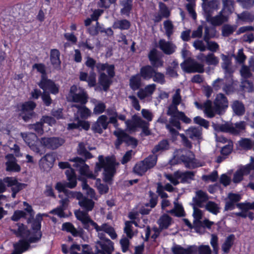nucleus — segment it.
<instances>
[{
    "label": "nucleus",
    "instance_id": "obj_1",
    "mask_svg": "<svg viewBox=\"0 0 254 254\" xmlns=\"http://www.w3.org/2000/svg\"><path fill=\"white\" fill-rule=\"evenodd\" d=\"M106 115H100L92 126L91 129L95 133L101 134L104 130L107 129L109 124L113 125L116 130L113 134L117 137L115 142L116 148L119 149L123 143L127 145H131L135 147L137 145V141L134 138L129 136L124 130L119 128L118 120H125V117L122 114H119L115 107H110L106 110Z\"/></svg>",
    "mask_w": 254,
    "mask_h": 254
},
{
    "label": "nucleus",
    "instance_id": "obj_2",
    "mask_svg": "<svg viewBox=\"0 0 254 254\" xmlns=\"http://www.w3.org/2000/svg\"><path fill=\"white\" fill-rule=\"evenodd\" d=\"M98 160L99 162L96 164L94 174L89 171V166L85 163V159L76 157L70 159V161L74 162L73 166L79 170L81 175L91 179H96L97 176L96 174L104 168V180L106 182L109 183L115 174L116 166L119 164L116 163L113 157H107L104 159L103 156L100 155L98 157Z\"/></svg>",
    "mask_w": 254,
    "mask_h": 254
},
{
    "label": "nucleus",
    "instance_id": "obj_3",
    "mask_svg": "<svg viewBox=\"0 0 254 254\" xmlns=\"http://www.w3.org/2000/svg\"><path fill=\"white\" fill-rule=\"evenodd\" d=\"M67 182L64 183L59 182L56 185V189L59 192H63L68 197H75L78 201L79 205L83 209L76 210L74 211V215L77 220L79 219L77 217V213L80 211L84 213H86L88 216V212L91 211L94 206L95 202L92 199H89L86 197H83L82 194L80 192L73 191L67 189H73L77 185L76 176L73 173L71 170L66 171Z\"/></svg>",
    "mask_w": 254,
    "mask_h": 254
},
{
    "label": "nucleus",
    "instance_id": "obj_4",
    "mask_svg": "<svg viewBox=\"0 0 254 254\" xmlns=\"http://www.w3.org/2000/svg\"><path fill=\"white\" fill-rule=\"evenodd\" d=\"M194 104L198 109L202 110L205 116L209 118H213L216 114H223L228 107V99L222 93L217 94L214 100V106L210 100H207L202 104L197 101L194 102Z\"/></svg>",
    "mask_w": 254,
    "mask_h": 254
},
{
    "label": "nucleus",
    "instance_id": "obj_5",
    "mask_svg": "<svg viewBox=\"0 0 254 254\" xmlns=\"http://www.w3.org/2000/svg\"><path fill=\"white\" fill-rule=\"evenodd\" d=\"M76 215H77V217L81 222L84 229L89 230L91 225L93 227L96 232L103 231L107 233L113 240L116 239L117 238V234L114 228L108 223H104L99 226L86 213L79 211L77 213Z\"/></svg>",
    "mask_w": 254,
    "mask_h": 254
},
{
    "label": "nucleus",
    "instance_id": "obj_6",
    "mask_svg": "<svg viewBox=\"0 0 254 254\" xmlns=\"http://www.w3.org/2000/svg\"><path fill=\"white\" fill-rule=\"evenodd\" d=\"M17 225L18 226L17 230L11 229V231L17 237L28 239V242H27L29 244L30 243H36L40 239L42 236V234L40 231L41 224L38 221H34L32 223V228L35 233L32 236H30V231L23 224L18 223Z\"/></svg>",
    "mask_w": 254,
    "mask_h": 254
},
{
    "label": "nucleus",
    "instance_id": "obj_7",
    "mask_svg": "<svg viewBox=\"0 0 254 254\" xmlns=\"http://www.w3.org/2000/svg\"><path fill=\"white\" fill-rule=\"evenodd\" d=\"M169 123L166 124V128L173 136H176L179 134V130L181 129L180 121L186 124H190L191 120L186 116L183 112L178 111L175 114L169 115Z\"/></svg>",
    "mask_w": 254,
    "mask_h": 254
},
{
    "label": "nucleus",
    "instance_id": "obj_8",
    "mask_svg": "<svg viewBox=\"0 0 254 254\" xmlns=\"http://www.w3.org/2000/svg\"><path fill=\"white\" fill-rule=\"evenodd\" d=\"M67 100L68 102L78 103L84 105L88 101V95L84 89L73 85L70 87Z\"/></svg>",
    "mask_w": 254,
    "mask_h": 254
},
{
    "label": "nucleus",
    "instance_id": "obj_9",
    "mask_svg": "<svg viewBox=\"0 0 254 254\" xmlns=\"http://www.w3.org/2000/svg\"><path fill=\"white\" fill-rule=\"evenodd\" d=\"M157 163V157L155 155H149L143 160L136 163L133 170L135 174L142 176L149 169L153 168Z\"/></svg>",
    "mask_w": 254,
    "mask_h": 254
},
{
    "label": "nucleus",
    "instance_id": "obj_10",
    "mask_svg": "<svg viewBox=\"0 0 254 254\" xmlns=\"http://www.w3.org/2000/svg\"><path fill=\"white\" fill-rule=\"evenodd\" d=\"M246 126V123L244 121H241L235 124L227 123L222 125H217L215 129L222 132L238 135L245 131Z\"/></svg>",
    "mask_w": 254,
    "mask_h": 254
},
{
    "label": "nucleus",
    "instance_id": "obj_11",
    "mask_svg": "<svg viewBox=\"0 0 254 254\" xmlns=\"http://www.w3.org/2000/svg\"><path fill=\"white\" fill-rule=\"evenodd\" d=\"M176 153L179 155V159L184 163L186 167L190 169L196 167L194 155L192 152L188 149H180L177 150Z\"/></svg>",
    "mask_w": 254,
    "mask_h": 254
},
{
    "label": "nucleus",
    "instance_id": "obj_12",
    "mask_svg": "<svg viewBox=\"0 0 254 254\" xmlns=\"http://www.w3.org/2000/svg\"><path fill=\"white\" fill-rule=\"evenodd\" d=\"M181 67L183 70L185 72L190 73H203L204 71V65L202 64L199 63L196 61L188 59L181 63Z\"/></svg>",
    "mask_w": 254,
    "mask_h": 254
},
{
    "label": "nucleus",
    "instance_id": "obj_13",
    "mask_svg": "<svg viewBox=\"0 0 254 254\" xmlns=\"http://www.w3.org/2000/svg\"><path fill=\"white\" fill-rule=\"evenodd\" d=\"M212 85L215 90L218 91L222 89L228 95L231 94L234 91L232 81L226 78H218L213 82Z\"/></svg>",
    "mask_w": 254,
    "mask_h": 254
},
{
    "label": "nucleus",
    "instance_id": "obj_14",
    "mask_svg": "<svg viewBox=\"0 0 254 254\" xmlns=\"http://www.w3.org/2000/svg\"><path fill=\"white\" fill-rule=\"evenodd\" d=\"M180 104L184 107H185V104L183 103L181 95V89L178 88L176 90L175 93L172 96V103L168 107L167 115H172L177 112L178 111V106Z\"/></svg>",
    "mask_w": 254,
    "mask_h": 254
},
{
    "label": "nucleus",
    "instance_id": "obj_15",
    "mask_svg": "<svg viewBox=\"0 0 254 254\" xmlns=\"http://www.w3.org/2000/svg\"><path fill=\"white\" fill-rule=\"evenodd\" d=\"M41 144L45 147L52 150L56 149L62 145L64 140L60 137H42L40 140Z\"/></svg>",
    "mask_w": 254,
    "mask_h": 254
},
{
    "label": "nucleus",
    "instance_id": "obj_16",
    "mask_svg": "<svg viewBox=\"0 0 254 254\" xmlns=\"http://www.w3.org/2000/svg\"><path fill=\"white\" fill-rule=\"evenodd\" d=\"M38 85L45 92L49 90L53 94H57L59 92V87L53 81L48 79L47 76L41 78Z\"/></svg>",
    "mask_w": 254,
    "mask_h": 254
},
{
    "label": "nucleus",
    "instance_id": "obj_17",
    "mask_svg": "<svg viewBox=\"0 0 254 254\" xmlns=\"http://www.w3.org/2000/svg\"><path fill=\"white\" fill-rule=\"evenodd\" d=\"M95 247L97 253L101 254H111L114 251V243L110 240L96 241Z\"/></svg>",
    "mask_w": 254,
    "mask_h": 254
},
{
    "label": "nucleus",
    "instance_id": "obj_18",
    "mask_svg": "<svg viewBox=\"0 0 254 254\" xmlns=\"http://www.w3.org/2000/svg\"><path fill=\"white\" fill-rule=\"evenodd\" d=\"M209 197L208 194L200 190L195 191V194L192 198V205L197 206L199 208H203L204 206V203L208 200Z\"/></svg>",
    "mask_w": 254,
    "mask_h": 254
},
{
    "label": "nucleus",
    "instance_id": "obj_19",
    "mask_svg": "<svg viewBox=\"0 0 254 254\" xmlns=\"http://www.w3.org/2000/svg\"><path fill=\"white\" fill-rule=\"evenodd\" d=\"M229 15H227L223 11H220L218 14L214 16L211 15L207 18L206 20L214 26H218L222 25L224 23L228 21Z\"/></svg>",
    "mask_w": 254,
    "mask_h": 254
},
{
    "label": "nucleus",
    "instance_id": "obj_20",
    "mask_svg": "<svg viewBox=\"0 0 254 254\" xmlns=\"http://www.w3.org/2000/svg\"><path fill=\"white\" fill-rule=\"evenodd\" d=\"M250 68V66L248 67L247 65H243L241 68L240 73L243 78L241 82L242 87L249 88L251 90L253 87V83L247 79L252 75Z\"/></svg>",
    "mask_w": 254,
    "mask_h": 254
},
{
    "label": "nucleus",
    "instance_id": "obj_21",
    "mask_svg": "<svg viewBox=\"0 0 254 254\" xmlns=\"http://www.w3.org/2000/svg\"><path fill=\"white\" fill-rule=\"evenodd\" d=\"M254 169V167L252 164H248L237 170L233 175L232 181L235 184L239 183L243 179L244 175H248L252 170Z\"/></svg>",
    "mask_w": 254,
    "mask_h": 254
},
{
    "label": "nucleus",
    "instance_id": "obj_22",
    "mask_svg": "<svg viewBox=\"0 0 254 254\" xmlns=\"http://www.w3.org/2000/svg\"><path fill=\"white\" fill-rule=\"evenodd\" d=\"M156 88V85L155 84H148L144 88H140L137 93V96L141 100L151 97Z\"/></svg>",
    "mask_w": 254,
    "mask_h": 254
},
{
    "label": "nucleus",
    "instance_id": "obj_23",
    "mask_svg": "<svg viewBox=\"0 0 254 254\" xmlns=\"http://www.w3.org/2000/svg\"><path fill=\"white\" fill-rule=\"evenodd\" d=\"M158 47L164 54L168 55L173 54L177 48L176 46L172 42L166 41L163 39L159 41Z\"/></svg>",
    "mask_w": 254,
    "mask_h": 254
},
{
    "label": "nucleus",
    "instance_id": "obj_24",
    "mask_svg": "<svg viewBox=\"0 0 254 254\" xmlns=\"http://www.w3.org/2000/svg\"><path fill=\"white\" fill-rule=\"evenodd\" d=\"M217 8L218 3L216 0H211L207 3H203L202 8L205 19L212 15L214 11L217 10Z\"/></svg>",
    "mask_w": 254,
    "mask_h": 254
},
{
    "label": "nucleus",
    "instance_id": "obj_25",
    "mask_svg": "<svg viewBox=\"0 0 254 254\" xmlns=\"http://www.w3.org/2000/svg\"><path fill=\"white\" fill-rule=\"evenodd\" d=\"M7 161L5 163L6 170L10 172H19L20 167L17 163V160L13 154H8L5 156Z\"/></svg>",
    "mask_w": 254,
    "mask_h": 254
},
{
    "label": "nucleus",
    "instance_id": "obj_26",
    "mask_svg": "<svg viewBox=\"0 0 254 254\" xmlns=\"http://www.w3.org/2000/svg\"><path fill=\"white\" fill-rule=\"evenodd\" d=\"M170 145L168 140L163 139L159 141L157 144L154 146L151 152V155H155L158 158V154L167 150L169 149Z\"/></svg>",
    "mask_w": 254,
    "mask_h": 254
},
{
    "label": "nucleus",
    "instance_id": "obj_27",
    "mask_svg": "<svg viewBox=\"0 0 254 254\" xmlns=\"http://www.w3.org/2000/svg\"><path fill=\"white\" fill-rule=\"evenodd\" d=\"M148 58L151 64V66L153 67L158 68L163 66V61L158 57L156 50L153 49L150 51Z\"/></svg>",
    "mask_w": 254,
    "mask_h": 254
},
{
    "label": "nucleus",
    "instance_id": "obj_28",
    "mask_svg": "<svg viewBox=\"0 0 254 254\" xmlns=\"http://www.w3.org/2000/svg\"><path fill=\"white\" fill-rule=\"evenodd\" d=\"M55 161L54 155L52 153H47L40 160V165L44 170H48L52 167Z\"/></svg>",
    "mask_w": 254,
    "mask_h": 254
},
{
    "label": "nucleus",
    "instance_id": "obj_29",
    "mask_svg": "<svg viewBox=\"0 0 254 254\" xmlns=\"http://www.w3.org/2000/svg\"><path fill=\"white\" fill-rule=\"evenodd\" d=\"M155 69L151 65H145L140 69L139 75L144 80L151 79L154 74Z\"/></svg>",
    "mask_w": 254,
    "mask_h": 254
},
{
    "label": "nucleus",
    "instance_id": "obj_30",
    "mask_svg": "<svg viewBox=\"0 0 254 254\" xmlns=\"http://www.w3.org/2000/svg\"><path fill=\"white\" fill-rule=\"evenodd\" d=\"M186 133L187 135L192 140H199L201 138L202 128L200 127H190Z\"/></svg>",
    "mask_w": 254,
    "mask_h": 254
},
{
    "label": "nucleus",
    "instance_id": "obj_31",
    "mask_svg": "<svg viewBox=\"0 0 254 254\" xmlns=\"http://www.w3.org/2000/svg\"><path fill=\"white\" fill-rule=\"evenodd\" d=\"M14 251L11 254H21L27 251L30 247L29 244L23 240H20L18 242L13 244Z\"/></svg>",
    "mask_w": 254,
    "mask_h": 254
},
{
    "label": "nucleus",
    "instance_id": "obj_32",
    "mask_svg": "<svg viewBox=\"0 0 254 254\" xmlns=\"http://www.w3.org/2000/svg\"><path fill=\"white\" fill-rule=\"evenodd\" d=\"M60 53L57 49H52L50 51V61L55 68L59 69L61 65Z\"/></svg>",
    "mask_w": 254,
    "mask_h": 254
},
{
    "label": "nucleus",
    "instance_id": "obj_33",
    "mask_svg": "<svg viewBox=\"0 0 254 254\" xmlns=\"http://www.w3.org/2000/svg\"><path fill=\"white\" fill-rule=\"evenodd\" d=\"M129 85L133 91L140 89L141 86V77L139 74L132 75L129 79Z\"/></svg>",
    "mask_w": 254,
    "mask_h": 254
},
{
    "label": "nucleus",
    "instance_id": "obj_34",
    "mask_svg": "<svg viewBox=\"0 0 254 254\" xmlns=\"http://www.w3.org/2000/svg\"><path fill=\"white\" fill-rule=\"evenodd\" d=\"M172 219L167 214H164L158 220L159 228L161 230L167 229L171 224Z\"/></svg>",
    "mask_w": 254,
    "mask_h": 254
},
{
    "label": "nucleus",
    "instance_id": "obj_35",
    "mask_svg": "<svg viewBox=\"0 0 254 254\" xmlns=\"http://www.w3.org/2000/svg\"><path fill=\"white\" fill-rule=\"evenodd\" d=\"M112 78H110L107 76L104 72H101L99 78V82L100 85L103 87V89L105 91H107L110 85L111 84L112 81Z\"/></svg>",
    "mask_w": 254,
    "mask_h": 254
},
{
    "label": "nucleus",
    "instance_id": "obj_36",
    "mask_svg": "<svg viewBox=\"0 0 254 254\" xmlns=\"http://www.w3.org/2000/svg\"><path fill=\"white\" fill-rule=\"evenodd\" d=\"M133 0H122L120 1V4L123 7L121 9V13L129 16L130 11L132 9V2Z\"/></svg>",
    "mask_w": 254,
    "mask_h": 254
},
{
    "label": "nucleus",
    "instance_id": "obj_37",
    "mask_svg": "<svg viewBox=\"0 0 254 254\" xmlns=\"http://www.w3.org/2000/svg\"><path fill=\"white\" fill-rule=\"evenodd\" d=\"M71 107H75L77 109L78 113L79 114L81 118L83 119H87L91 116V111L85 106L74 104Z\"/></svg>",
    "mask_w": 254,
    "mask_h": 254
},
{
    "label": "nucleus",
    "instance_id": "obj_38",
    "mask_svg": "<svg viewBox=\"0 0 254 254\" xmlns=\"http://www.w3.org/2000/svg\"><path fill=\"white\" fill-rule=\"evenodd\" d=\"M234 240L235 236L233 234H231L226 238L221 246L222 250L224 253L228 254L229 252L234 244Z\"/></svg>",
    "mask_w": 254,
    "mask_h": 254
},
{
    "label": "nucleus",
    "instance_id": "obj_39",
    "mask_svg": "<svg viewBox=\"0 0 254 254\" xmlns=\"http://www.w3.org/2000/svg\"><path fill=\"white\" fill-rule=\"evenodd\" d=\"M232 108L234 113L238 116H242L245 112V108L242 102L236 100L232 105Z\"/></svg>",
    "mask_w": 254,
    "mask_h": 254
},
{
    "label": "nucleus",
    "instance_id": "obj_40",
    "mask_svg": "<svg viewBox=\"0 0 254 254\" xmlns=\"http://www.w3.org/2000/svg\"><path fill=\"white\" fill-rule=\"evenodd\" d=\"M179 177L181 180V183H185L193 180L194 174L192 171L181 172L178 171Z\"/></svg>",
    "mask_w": 254,
    "mask_h": 254
},
{
    "label": "nucleus",
    "instance_id": "obj_41",
    "mask_svg": "<svg viewBox=\"0 0 254 254\" xmlns=\"http://www.w3.org/2000/svg\"><path fill=\"white\" fill-rule=\"evenodd\" d=\"M123 115L125 117V120L123 121L125 122L126 127L127 129L129 130H134L136 127H139L138 124H137L136 121L138 118L141 119L140 117H138L136 115H133L132 116V120H126V116L124 114Z\"/></svg>",
    "mask_w": 254,
    "mask_h": 254
},
{
    "label": "nucleus",
    "instance_id": "obj_42",
    "mask_svg": "<svg viewBox=\"0 0 254 254\" xmlns=\"http://www.w3.org/2000/svg\"><path fill=\"white\" fill-rule=\"evenodd\" d=\"M113 27L114 29L127 30L130 27V23L127 19L118 20L114 23Z\"/></svg>",
    "mask_w": 254,
    "mask_h": 254
},
{
    "label": "nucleus",
    "instance_id": "obj_43",
    "mask_svg": "<svg viewBox=\"0 0 254 254\" xmlns=\"http://www.w3.org/2000/svg\"><path fill=\"white\" fill-rule=\"evenodd\" d=\"M163 26L165 30V34L169 40L174 32V25L172 21L166 20L164 21Z\"/></svg>",
    "mask_w": 254,
    "mask_h": 254
},
{
    "label": "nucleus",
    "instance_id": "obj_44",
    "mask_svg": "<svg viewBox=\"0 0 254 254\" xmlns=\"http://www.w3.org/2000/svg\"><path fill=\"white\" fill-rule=\"evenodd\" d=\"M223 8L221 11L227 15L231 14L234 11V0H222Z\"/></svg>",
    "mask_w": 254,
    "mask_h": 254
},
{
    "label": "nucleus",
    "instance_id": "obj_45",
    "mask_svg": "<svg viewBox=\"0 0 254 254\" xmlns=\"http://www.w3.org/2000/svg\"><path fill=\"white\" fill-rule=\"evenodd\" d=\"M204 207L206 210L214 215H217L220 212L218 205L212 201H207Z\"/></svg>",
    "mask_w": 254,
    "mask_h": 254
},
{
    "label": "nucleus",
    "instance_id": "obj_46",
    "mask_svg": "<svg viewBox=\"0 0 254 254\" xmlns=\"http://www.w3.org/2000/svg\"><path fill=\"white\" fill-rule=\"evenodd\" d=\"M237 17L245 22H252L254 20V15L249 11H244L237 14Z\"/></svg>",
    "mask_w": 254,
    "mask_h": 254
},
{
    "label": "nucleus",
    "instance_id": "obj_47",
    "mask_svg": "<svg viewBox=\"0 0 254 254\" xmlns=\"http://www.w3.org/2000/svg\"><path fill=\"white\" fill-rule=\"evenodd\" d=\"M137 124L139 126L138 127L142 128V132L145 135H149L151 134V131L149 129V124L142 119H137Z\"/></svg>",
    "mask_w": 254,
    "mask_h": 254
},
{
    "label": "nucleus",
    "instance_id": "obj_48",
    "mask_svg": "<svg viewBox=\"0 0 254 254\" xmlns=\"http://www.w3.org/2000/svg\"><path fill=\"white\" fill-rule=\"evenodd\" d=\"M36 104L33 101H30L22 104L21 111L23 113H29L34 114L33 110L36 107Z\"/></svg>",
    "mask_w": 254,
    "mask_h": 254
},
{
    "label": "nucleus",
    "instance_id": "obj_49",
    "mask_svg": "<svg viewBox=\"0 0 254 254\" xmlns=\"http://www.w3.org/2000/svg\"><path fill=\"white\" fill-rule=\"evenodd\" d=\"M237 29V26L225 24L222 28V35L224 37H228L232 34Z\"/></svg>",
    "mask_w": 254,
    "mask_h": 254
},
{
    "label": "nucleus",
    "instance_id": "obj_50",
    "mask_svg": "<svg viewBox=\"0 0 254 254\" xmlns=\"http://www.w3.org/2000/svg\"><path fill=\"white\" fill-rule=\"evenodd\" d=\"M174 204V208L168 211V212L177 217L184 216L185 212L182 206L176 202Z\"/></svg>",
    "mask_w": 254,
    "mask_h": 254
},
{
    "label": "nucleus",
    "instance_id": "obj_51",
    "mask_svg": "<svg viewBox=\"0 0 254 254\" xmlns=\"http://www.w3.org/2000/svg\"><path fill=\"white\" fill-rule=\"evenodd\" d=\"M219 62V58L215 56L212 53H209L207 55L205 63L208 65L216 66Z\"/></svg>",
    "mask_w": 254,
    "mask_h": 254
},
{
    "label": "nucleus",
    "instance_id": "obj_52",
    "mask_svg": "<svg viewBox=\"0 0 254 254\" xmlns=\"http://www.w3.org/2000/svg\"><path fill=\"white\" fill-rule=\"evenodd\" d=\"M77 151L79 155L85 157L86 159H90L92 157V154L86 149L85 145L82 142L79 143Z\"/></svg>",
    "mask_w": 254,
    "mask_h": 254
},
{
    "label": "nucleus",
    "instance_id": "obj_53",
    "mask_svg": "<svg viewBox=\"0 0 254 254\" xmlns=\"http://www.w3.org/2000/svg\"><path fill=\"white\" fill-rule=\"evenodd\" d=\"M159 8V13L163 18H168L170 16V10L165 3L163 2H160Z\"/></svg>",
    "mask_w": 254,
    "mask_h": 254
},
{
    "label": "nucleus",
    "instance_id": "obj_54",
    "mask_svg": "<svg viewBox=\"0 0 254 254\" xmlns=\"http://www.w3.org/2000/svg\"><path fill=\"white\" fill-rule=\"evenodd\" d=\"M106 106L105 104L101 101H99L95 104L93 109V113L95 115H100L106 112Z\"/></svg>",
    "mask_w": 254,
    "mask_h": 254
},
{
    "label": "nucleus",
    "instance_id": "obj_55",
    "mask_svg": "<svg viewBox=\"0 0 254 254\" xmlns=\"http://www.w3.org/2000/svg\"><path fill=\"white\" fill-rule=\"evenodd\" d=\"M253 144L252 140L249 138H243L239 141L240 146L245 150L251 149Z\"/></svg>",
    "mask_w": 254,
    "mask_h": 254
},
{
    "label": "nucleus",
    "instance_id": "obj_56",
    "mask_svg": "<svg viewBox=\"0 0 254 254\" xmlns=\"http://www.w3.org/2000/svg\"><path fill=\"white\" fill-rule=\"evenodd\" d=\"M152 78L153 81L161 85L164 84L166 82L165 75L162 72H158L156 70Z\"/></svg>",
    "mask_w": 254,
    "mask_h": 254
},
{
    "label": "nucleus",
    "instance_id": "obj_57",
    "mask_svg": "<svg viewBox=\"0 0 254 254\" xmlns=\"http://www.w3.org/2000/svg\"><path fill=\"white\" fill-rule=\"evenodd\" d=\"M178 172L176 171L172 174H165V178L169 180L173 185L177 186L180 183L179 180L180 179Z\"/></svg>",
    "mask_w": 254,
    "mask_h": 254
},
{
    "label": "nucleus",
    "instance_id": "obj_58",
    "mask_svg": "<svg viewBox=\"0 0 254 254\" xmlns=\"http://www.w3.org/2000/svg\"><path fill=\"white\" fill-rule=\"evenodd\" d=\"M193 206V216L194 219V223H200V220L202 217V212L199 209L197 206L192 205Z\"/></svg>",
    "mask_w": 254,
    "mask_h": 254
},
{
    "label": "nucleus",
    "instance_id": "obj_59",
    "mask_svg": "<svg viewBox=\"0 0 254 254\" xmlns=\"http://www.w3.org/2000/svg\"><path fill=\"white\" fill-rule=\"evenodd\" d=\"M95 185L100 194L106 193L109 190L108 186L106 184H102L100 179H96Z\"/></svg>",
    "mask_w": 254,
    "mask_h": 254
},
{
    "label": "nucleus",
    "instance_id": "obj_60",
    "mask_svg": "<svg viewBox=\"0 0 254 254\" xmlns=\"http://www.w3.org/2000/svg\"><path fill=\"white\" fill-rule=\"evenodd\" d=\"M33 69H36L41 74V78L47 76L46 66L43 64H35L32 66Z\"/></svg>",
    "mask_w": 254,
    "mask_h": 254
},
{
    "label": "nucleus",
    "instance_id": "obj_61",
    "mask_svg": "<svg viewBox=\"0 0 254 254\" xmlns=\"http://www.w3.org/2000/svg\"><path fill=\"white\" fill-rule=\"evenodd\" d=\"M149 202L146 204V206H150L151 208H154L157 204L158 201V196L152 192L149 191Z\"/></svg>",
    "mask_w": 254,
    "mask_h": 254
},
{
    "label": "nucleus",
    "instance_id": "obj_62",
    "mask_svg": "<svg viewBox=\"0 0 254 254\" xmlns=\"http://www.w3.org/2000/svg\"><path fill=\"white\" fill-rule=\"evenodd\" d=\"M22 218H27L26 212L23 210H16L14 212L11 219L14 221H17Z\"/></svg>",
    "mask_w": 254,
    "mask_h": 254
},
{
    "label": "nucleus",
    "instance_id": "obj_63",
    "mask_svg": "<svg viewBox=\"0 0 254 254\" xmlns=\"http://www.w3.org/2000/svg\"><path fill=\"white\" fill-rule=\"evenodd\" d=\"M171 251L173 254H186L187 248H184L179 245L174 244L171 248Z\"/></svg>",
    "mask_w": 254,
    "mask_h": 254
},
{
    "label": "nucleus",
    "instance_id": "obj_64",
    "mask_svg": "<svg viewBox=\"0 0 254 254\" xmlns=\"http://www.w3.org/2000/svg\"><path fill=\"white\" fill-rule=\"evenodd\" d=\"M193 122L195 124L203 127L206 128H207L209 126V122L199 116L194 117L193 119Z\"/></svg>",
    "mask_w": 254,
    "mask_h": 254
}]
</instances>
